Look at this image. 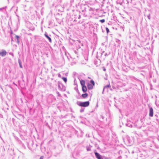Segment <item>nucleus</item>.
<instances>
[{
  "label": "nucleus",
  "mask_w": 159,
  "mask_h": 159,
  "mask_svg": "<svg viewBox=\"0 0 159 159\" xmlns=\"http://www.w3.org/2000/svg\"><path fill=\"white\" fill-rule=\"evenodd\" d=\"M89 104V101H87L80 103L79 105L81 107H86L88 106Z\"/></svg>",
  "instance_id": "nucleus-1"
},
{
  "label": "nucleus",
  "mask_w": 159,
  "mask_h": 159,
  "mask_svg": "<svg viewBox=\"0 0 159 159\" xmlns=\"http://www.w3.org/2000/svg\"><path fill=\"white\" fill-rule=\"evenodd\" d=\"M149 115L151 117H152L153 115V110L152 107H151L149 109Z\"/></svg>",
  "instance_id": "nucleus-2"
},
{
  "label": "nucleus",
  "mask_w": 159,
  "mask_h": 159,
  "mask_svg": "<svg viewBox=\"0 0 159 159\" xmlns=\"http://www.w3.org/2000/svg\"><path fill=\"white\" fill-rule=\"evenodd\" d=\"M95 154L96 157L98 159H101V155L99 153H98L97 152H95Z\"/></svg>",
  "instance_id": "nucleus-3"
},
{
  "label": "nucleus",
  "mask_w": 159,
  "mask_h": 159,
  "mask_svg": "<svg viewBox=\"0 0 159 159\" xmlns=\"http://www.w3.org/2000/svg\"><path fill=\"white\" fill-rule=\"evenodd\" d=\"M7 54V52L5 51H4L1 52H0V55L3 57L5 56Z\"/></svg>",
  "instance_id": "nucleus-4"
},
{
  "label": "nucleus",
  "mask_w": 159,
  "mask_h": 159,
  "mask_svg": "<svg viewBox=\"0 0 159 159\" xmlns=\"http://www.w3.org/2000/svg\"><path fill=\"white\" fill-rule=\"evenodd\" d=\"M80 83L82 87L85 86V81L84 80H81Z\"/></svg>",
  "instance_id": "nucleus-5"
},
{
  "label": "nucleus",
  "mask_w": 159,
  "mask_h": 159,
  "mask_svg": "<svg viewBox=\"0 0 159 159\" xmlns=\"http://www.w3.org/2000/svg\"><path fill=\"white\" fill-rule=\"evenodd\" d=\"M82 90L83 92H85L87 91V89L85 86L82 87Z\"/></svg>",
  "instance_id": "nucleus-6"
},
{
  "label": "nucleus",
  "mask_w": 159,
  "mask_h": 159,
  "mask_svg": "<svg viewBox=\"0 0 159 159\" xmlns=\"http://www.w3.org/2000/svg\"><path fill=\"white\" fill-rule=\"evenodd\" d=\"M88 88L89 89H93V86L92 84H89L88 85Z\"/></svg>",
  "instance_id": "nucleus-7"
},
{
  "label": "nucleus",
  "mask_w": 159,
  "mask_h": 159,
  "mask_svg": "<svg viewBox=\"0 0 159 159\" xmlns=\"http://www.w3.org/2000/svg\"><path fill=\"white\" fill-rule=\"evenodd\" d=\"M82 96L83 98H85L88 96V94L87 93L82 94Z\"/></svg>",
  "instance_id": "nucleus-8"
},
{
  "label": "nucleus",
  "mask_w": 159,
  "mask_h": 159,
  "mask_svg": "<svg viewBox=\"0 0 159 159\" xmlns=\"http://www.w3.org/2000/svg\"><path fill=\"white\" fill-rule=\"evenodd\" d=\"M45 37H46L47 38H48V40H49V42H52V40H51V38L49 37V36H48L47 35V34H45Z\"/></svg>",
  "instance_id": "nucleus-9"
},
{
  "label": "nucleus",
  "mask_w": 159,
  "mask_h": 159,
  "mask_svg": "<svg viewBox=\"0 0 159 159\" xmlns=\"http://www.w3.org/2000/svg\"><path fill=\"white\" fill-rule=\"evenodd\" d=\"M62 79L64 81L65 83L67 81V79L66 78L63 77L62 78Z\"/></svg>",
  "instance_id": "nucleus-10"
},
{
  "label": "nucleus",
  "mask_w": 159,
  "mask_h": 159,
  "mask_svg": "<svg viewBox=\"0 0 159 159\" xmlns=\"http://www.w3.org/2000/svg\"><path fill=\"white\" fill-rule=\"evenodd\" d=\"M90 83L93 84L92 85L93 86L94 85V84H95L93 80H91L90 81Z\"/></svg>",
  "instance_id": "nucleus-11"
},
{
  "label": "nucleus",
  "mask_w": 159,
  "mask_h": 159,
  "mask_svg": "<svg viewBox=\"0 0 159 159\" xmlns=\"http://www.w3.org/2000/svg\"><path fill=\"white\" fill-rule=\"evenodd\" d=\"M106 30L107 33H108L109 32V29H108V28L106 27Z\"/></svg>",
  "instance_id": "nucleus-12"
},
{
  "label": "nucleus",
  "mask_w": 159,
  "mask_h": 159,
  "mask_svg": "<svg viewBox=\"0 0 159 159\" xmlns=\"http://www.w3.org/2000/svg\"><path fill=\"white\" fill-rule=\"evenodd\" d=\"M100 22H101V23H103L104 22H105V20L104 19H102V20H100Z\"/></svg>",
  "instance_id": "nucleus-13"
},
{
  "label": "nucleus",
  "mask_w": 159,
  "mask_h": 159,
  "mask_svg": "<svg viewBox=\"0 0 159 159\" xmlns=\"http://www.w3.org/2000/svg\"><path fill=\"white\" fill-rule=\"evenodd\" d=\"M110 87V85H107L106 86L104 87V88H109Z\"/></svg>",
  "instance_id": "nucleus-14"
},
{
  "label": "nucleus",
  "mask_w": 159,
  "mask_h": 159,
  "mask_svg": "<svg viewBox=\"0 0 159 159\" xmlns=\"http://www.w3.org/2000/svg\"><path fill=\"white\" fill-rule=\"evenodd\" d=\"M16 37L17 38V39L18 40V39H19V36H17V35H16Z\"/></svg>",
  "instance_id": "nucleus-15"
},
{
  "label": "nucleus",
  "mask_w": 159,
  "mask_h": 159,
  "mask_svg": "<svg viewBox=\"0 0 159 159\" xmlns=\"http://www.w3.org/2000/svg\"><path fill=\"white\" fill-rule=\"evenodd\" d=\"M39 159H43V157L42 156L40 157Z\"/></svg>",
  "instance_id": "nucleus-16"
},
{
  "label": "nucleus",
  "mask_w": 159,
  "mask_h": 159,
  "mask_svg": "<svg viewBox=\"0 0 159 159\" xmlns=\"http://www.w3.org/2000/svg\"><path fill=\"white\" fill-rule=\"evenodd\" d=\"M58 76H59V77H60L61 76V75H60V74H59V75H58Z\"/></svg>",
  "instance_id": "nucleus-17"
},
{
  "label": "nucleus",
  "mask_w": 159,
  "mask_h": 159,
  "mask_svg": "<svg viewBox=\"0 0 159 159\" xmlns=\"http://www.w3.org/2000/svg\"><path fill=\"white\" fill-rule=\"evenodd\" d=\"M20 66L21 68H22V66L20 65Z\"/></svg>",
  "instance_id": "nucleus-18"
}]
</instances>
